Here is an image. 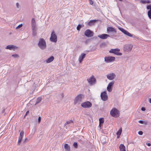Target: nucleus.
Returning <instances> with one entry per match:
<instances>
[{
    "label": "nucleus",
    "mask_w": 151,
    "mask_h": 151,
    "mask_svg": "<svg viewBox=\"0 0 151 151\" xmlns=\"http://www.w3.org/2000/svg\"><path fill=\"white\" fill-rule=\"evenodd\" d=\"M141 2L143 4H146V0H142L141 1Z\"/></svg>",
    "instance_id": "obj_36"
},
{
    "label": "nucleus",
    "mask_w": 151,
    "mask_h": 151,
    "mask_svg": "<svg viewBox=\"0 0 151 151\" xmlns=\"http://www.w3.org/2000/svg\"><path fill=\"white\" fill-rule=\"evenodd\" d=\"M24 134V132L23 131H22L20 134V136L19 137L18 141V144H19L22 141V139Z\"/></svg>",
    "instance_id": "obj_18"
},
{
    "label": "nucleus",
    "mask_w": 151,
    "mask_h": 151,
    "mask_svg": "<svg viewBox=\"0 0 151 151\" xmlns=\"http://www.w3.org/2000/svg\"><path fill=\"white\" fill-rule=\"evenodd\" d=\"M50 40L51 42H56L57 41V36L56 35L54 31H52L51 34Z\"/></svg>",
    "instance_id": "obj_6"
},
{
    "label": "nucleus",
    "mask_w": 151,
    "mask_h": 151,
    "mask_svg": "<svg viewBox=\"0 0 151 151\" xmlns=\"http://www.w3.org/2000/svg\"><path fill=\"white\" fill-rule=\"evenodd\" d=\"M83 95L82 94H79L75 98L74 101V104H76L78 103H79L82 101V97Z\"/></svg>",
    "instance_id": "obj_5"
},
{
    "label": "nucleus",
    "mask_w": 151,
    "mask_h": 151,
    "mask_svg": "<svg viewBox=\"0 0 151 151\" xmlns=\"http://www.w3.org/2000/svg\"><path fill=\"white\" fill-rule=\"evenodd\" d=\"M54 60V57L53 56H51L46 60V62L47 63H49L53 61Z\"/></svg>",
    "instance_id": "obj_24"
},
{
    "label": "nucleus",
    "mask_w": 151,
    "mask_h": 151,
    "mask_svg": "<svg viewBox=\"0 0 151 151\" xmlns=\"http://www.w3.org/2000/svg\"><path fill=\"white\" fill-rule=\"evenodd\" d=\"M141 110L142 111H145V107H142L141 109Z\"/></svg>",
    "instance_id": "obj_42"
},
{
    "label": "nucleus",
    "mask_w": 151,
    "mask_h": 151,
    "mask_svg": "<svg viewBox=\"0 0 151 151\" xmlns=\"http://www.w3.org/2000/svg\"><path fill=\"white\" fill-rule=\"evenodd\" d=\"M147 10L150 9L149 11H150L151 12V4L147 5Z\"/></svg>",
    "instance_id": "obj_32"
},
{
    "label": "nucleus",
    "mask_w": 151,
    "mask_h": 151,
    "mask_svg": "<svg viewBox=\"0 0 151 151\" xmlns=\"http://www.w3.org/2000/svg\"><path fill=\"white\" fill-rule=\"evenodd\" d=\"M107 30L108 33L109 32H113L115 33H116L117 32L115 29L112 27H108L107 28Z\"/></svg>",
    "instance_id": "obj_19"
},
{
    "label": "nucleus",
    "mask_w": 151,
    "mask_h": 151,
    "mask_svg": "<svg viewBox=\"0 0 151 151\" xmlns=\"http://www.w3.org/2000/svg\"><path fill=\"white\" fill-rule=\"evenodd\" d=\"M12 56L14 58H16L19 57L18 55L17 54H14L12 55Z\"/></svg>",
    "instance_id": "obj_33"
},
{
    "label": "nucleus",
    "mask_w": 151,
    "mask_h": 151,
    "mask_svg": "<svg viewBox=\"0 0 151 151\" xmlns=\"http://www.w3.org/2000/svg\"><path fill=\"white\" fill-rule=\"evenodd\" d=\"M120 51L119 49L116 48L114 49H111L109 51L110 53H113L117 55H122V53L121 52H118Z\"/></svg>",
    "instance_id": "obj_8"
},
{
    "label": "nucleus",
    "mask_w": 151,
    "mask_h": 151,
    "mask_svg": "<svg viewBox=\"0 0 151 151\" xmlns=\"http://www.w3.org/2000/svg\"><path fill=\"white\" fill-rule=\"evenodd\" d=\"M23 26L22 24H20L17 27H16V29H18L20 28H21Z\"/></svg>",
    "instance_id": "obj_34"
},
{
    "label": "nucleus",
    "mask_w": 151,
    "mask_h": 151,
    "mask_svg": "<svg viewBox=\"0 0 151 151\" xmlns=\"http://www.w3.org/2000/svg\"><path fill=\"white\" fill-rule=\"evenodd\" d=\"M101 99L104 101H106L108 99V96L106 91L102 92L101 94Z\"/></svg>",
    "instance_id": "obj_12"
},
{
    "label": "nucleus",
    "mask_w": 151,
    "mask_h": 151,
    "mask_svg": "<svg viewBox=\"0 0 151 151\" xmlns=\"http://www.w3.org/2000/svg\"><path fill=\"white\" fill-rule=\"evenodd\" d=\"M73 122V121L71 120H70L69 121H68L66 122V123L65 124V126H67L68 124H72Z\"/></svg>",
    "instance_id": "obj_27"
},
{
    "label": "nucleus",
    "mask_w": 151,
    "mask_h": 151,
    "mask_svg": "<svg viewBox=\"0 0 151 151\" xmlns=\"http://www.w3.org/2000/svg\"><path fill=\"white\" fill-rule=\"evenodd\" d=\"M27 140H28L27 139V138H26L25 139H24V143H25V142H26L27 141Z\"/></svg>",
    "instance_id": "obj_45"
},
{
    "label": "nucleus",
    "mask_w": 151,
    "mask_h": 151,
    "mask_svg": "<svg viewBox=\"0 0 151 151\" xmlns=\"http://www.w3.org/2000/svg\"><path fill=\"white\" fill-rule=\"evenodd\" d=\"M121 135H117V138H119L120 137V136Z\"/></svg>",
    "instance_id": "obj_48"
},
{
    "label": "nucleus",
    "mask_w": 151,
    "mask_h": 151,
    "mask_svg": "<svg viewBox=\"0 0 151 151\" xmlns=\"http://www.w3.org/2000/svg\"><path fill=\"white\" fill-rule=\"evenodd\" d=\"M148 15L149 17L151 19V12L150 11H148Z\"/></svg>",
    "instance_id": "obj_31"
},
{
    "label": "nucleus",
    "mask_w": 151,
    "mask_h": 151,
    "mask_svg": "<svg viewBox=\"0 0 151 151\" xmlns=\"http://www.w3.org/2000/svg\"><path fill=\"white\" fill-rule=\"evenodd\" d=\"M73 146L75 148H77L78 147V144L77 142H75L73 144Z\"/></svg>",
    "instance_id": "obj_35"
},
{
    "label": "nucleus",
    "mask_w": 151,
    "mask_h": 151,
    "mask_svg": "<svg viewBox=\"0 0 151 151\" xmlns=\"http://www.w3.org/2000/svg\"><path fill=\"white\" fill-rule=\"evenodd\" d=\"M1 52V50H0V52Z\"/></svg>",
    "instance_id": "obj_52"
},
{
    "label": "nucleus",
    "mask_w": 151,
    "mask_h": 151,
    "mask_svg": "<svg viewBox=\"0 0 151 151\" xmlns=\"http://www.w3.org/2000/svg\"><path fill=\"white\" fill-rule=\"evenodd\" d=\"M29 111H27L26 114L24 115V117H25L28 114H29Z\"/></svg>",
    "instance_id": "obj_40"
},
{
    "label": "nucleus",
    "mask_w": 151,
    "mask_h": 151,
    "mask_svg": "<svg viewBox=\"0 0 151 151\" xmlns=\"http://www.w3.org/2000/svg\"><path fill=\"white\" fill-rule=\"evenodd\" d=\"M89 85L90 86L93 85L95 84L96 82V79L92 75L91 77L87 79Z\"/></svg>",
    "instance_id": "obj_4"
},
{
    "label": "nucleus",
    "mask_w": 151,
    "mask_h": 151,
    "mask_svg": "<svg viewBox=\"0 0 151 151\" xmlns=\"http://www.w3.org/2000/svg\"><path fill=\"white\" fill-rule=\"evenodd\" d=\"M146 144L148 146H150L151 145L150 143H146Z\"/></svg>",
    "instance_id": "obj_44"
},
{
    "label": "nucleus",
    "mask_w": 151,
    "mask_h": 151,
    "mask_svg": "<svg viewBox=\"0 0 151 151\" xmlns=\"http://www.w3.org/2000/svg\"><path fill=\"white\" fill-rule=\"evenodd\" d=\"M38 46L39 48L42 50H44L46 48L47 46L46 42L43 39L40 38L39 39Z\"/></svg>",
    "instance_id": "obj_2"
},
{
    "label": "nucleus",
    "mask_w": 151,
    "mask_h": 151,
    "mask_svg": "<svg viewBox=\"0 0 151 151\" xmlns=\"http://www.w3.org/2000/svg\"><path fill=\"white\" fill-rule=\"evenodd\" d=\"M149 102L151 104V98H150L149 99Z\"/></svg>",
    "instance_id": "obj_47"
},
{
    "label": "nucleus",
    "mask_w": 151,
    "mask_h": 151,
    "mask_svg": "<svg viewBox=\"0 0 151 151\" xmlns=\"http://www.w3.org/2000/svg\"><path fill=\"white\" fill-rule=\"evenodd\" d=\"M98 20H91L88 22V25L90 26L94 25L95 23Z\"/></svg>",
    "instance_id": "obj_21"
},
{
    "label": "nucleus",
    "mask_w": 151,
    "mask_h": 151,
    "mask_svg": "<svg viewBox=\"0 0 151 151\" xmlns=\"http://www.w3.org/2000/svg\"><path fill=\"white\" fill-rule=\"evenodd\" d=\"M86 54L84 53H82L79 56L78 58V60L80 63H81L82 62L83 59L85 58Z\"/></svg>",
    "instance_id": "obj_17"
},
{
    "label": "nucleus",
    "mask_w": 151,
    "mask_h": 151,
    "mask_svg": "<svg viewBox=\"0 0 151 151\" xmlns=\"http://www.w3.org/2000/svg\"><path fill=\"white\" fill-rule=\"evenodd\" d=\"M42 97H39L37 98V100L36 101V103L35 104V105H36L38 103H39L42 100Z\"/></svg>",
    "instance_id": "obj_25"
},
{
    "label": "nucleus",
    "mask_w": 151,
    "mask_h": 151,
    "mask_svg": "<svg viewBox=\"0 0 151 151\" xmlns=\"http://www.w3.org/2000/svg\"><path fill=\"white\" fill-rule=\"evenodd\" d=\"M89 3L91 5H92L93 4V2L91 0H89Z\"/></svg>",
    "instance_id": "obj_39"
},
{
    "label": "nucleus",
    "mask_w": 151,
    "mask_h": 151,
    "mask_svg": "<svg viewBox=\"0 0 151 151\" xmlns=\"http://www.w3.org/2000/svg\"><path fill=\"white\" fill-rule=\"evenodd\" d=\"M146 3H151V2L149 0H146Z\"/></svg>",
    "instance_id": "obj_43"
},
{
    "label": "nucleus",
    "mask_w": 151,
    "mask_h": 151,
    "mask_svg": "<svg viewBox=\"0 0 151 151\" xmlns=\"http://www.w3.org/2000/svg\"><path fill=\"white\" fill-rule=\"evenodd\" d=\"M139 123L142 124H143L144 123L143 121H142V120H139Z\"/></svg>",
    "instance_id": "obj_41"
},
{
    "label": "nucleus",
    "mask_w": 151,
    "mask_h": 151,
    "mask_svg": "<svg viewBox=\"0 0 151 151\" xmlns=\"http://www.w3.org/2000/svg\"><path fill=\"white\" fill-rule=\"evenodd\" d=\"M111 115L115 118L119 116L118 111L115 108H113L110 111Z\"/></svg>",
    "instance_id": "obj_3"
},
{
    "label": "nucleus",
    "mask_w": 151,
    "mask_h": 151,
    "mask_svg": "<svg viewBox=\"0 0 151 151\" xmlns=\"http://www.w3.org/2000/svg\"><path fill=\"white\" fill-rule=\"evenodd\" d=\"M99 126H100L101 124H103L104 123V120L103 118H101L99 119Z\"/></svg>",
    "instance_id": "obj_26"
},
{
    "label": "nucleus",
    "mask_w": 151,
    "mask_h": 151,
    "mask_svg": "<svg viewBox=\"0 0 151 151\" xmlns=\"http://www.w3.org/2000/svg\"><path fill=\"white\" fill-rule=\"evenodd\" d=\"M41 117H40V116H39V117L38 119V122L39 123H40L41 121Z\"/></svg>",
    "instance_id": "obj_38"
},
{
    "label": "nucleus",
    "mask_w": 151,
    "mask_h": 151,
    "mask_svg": "<svg viewBox=\"0 0 151 151\" xmlns=\"http://www.w3.org/2000/svg\"><path fill=\"white\" fill-rule=\"evenodd\" d=\"M114 83V81H112L109 83L107 87V90L109 92H111L112 90V87Z\"/></svg>",
    "instance_id": "obj_14"
},
{
    "label": "nucleus",
    "mask_w": 151,
    "mask_h": 151,
    "mask_svg": "<svg viewBox=\"0 0 151 151\" xmlns=\"http://www.w3.org/2000/svg\"><path fill=\"white\" fill-rule=\"evenodd\" d=\"M82 25L81 24H78L77 27V29L78 30H80L81 27Z\"/></svg>",
    "instance_id": "obj_30"
},
{
    "label": "nucleus",
    "mask_w": 151,
    "mask_h": 151,
    "mask_svg": "<svg viewBox=\"0 0 151 151\" xmlns=\"http://www.w3.org/2000/svg\"><path fill=\"white\" fill-rule=\"evenodd\" d=\"M120 151H126L125 147L123 144H121L119 147Z\"/></svg>",
    "instance_id": "obj_22"
},
{
    "label": "nucleus",
    "mask_w": 151,
    "mask_h": 151,
    "mask_svg": "<svg viewBox=\"0 0 151 151\" xmlns=\"http://www.w3.org/2000/svg\"><path fill=\"white\" fill-rule=\"evenodd\" d=\"M99 127H101V125L100 126L99 125Z\"/></svg>",
    "instance_id": "obj_51"
},
{
    "label": "nucleus",
    "mask_w": 151,
    "mask_h": 151,
    "mask_svg": "<svg viewBox=\"0 0 151 151\" xmlns=\"http://www.w3.org/2000/svg\"><path fill=\"white\" fill-rule=\"evenodd\" d=\"M91 103L88 101H87L82 103L81 104V106L85 108H89L92 106Z\"/></svg>",
    "instance_id": "obj_10"
},
{
    "label": "nucleus",
    "mask_w": 151,
    "mask_h": 151,
    "mask_svg": "<svg viewBox=\"0 0 151 151\" xmlns=\"http://www.w3.org/2000/svg\"><path fill=\"white\" fill-rule=\"evenodd\" d=\"M84 35L88 37H91L93 36L94 33L92 31L89 29H88L85 31Z\"/></svg>",
    "instance_id": "obj_9"
},
{
    "label": "nucleus",
    "mask_w": 151,
    "mask_h": 151,
    "mask_svg": "<svg viewBox=\"0 0 151 151\" xmlns=\"http://www.w3.org/2000/svg\"><path fill=\"white\" fill-rule=\"evenodd\" d=\"M16 7L18 9H20L21 7L20 5L19 4L18 2H17L16 3Z\"/></svg>",
    "instance_id": "obj_29"
},
{
    "label": "nucleus",
    "mask_w": 151,
    "mask_h": 151,
    "mask_svg": "<svg viewBox=\"0 0 151 151\" xmlns=\"http://www.w3.org/2000/svg\"><path fill=\"white\" fill-rule=\"evenodd\" d=\"M5 111V109H4L2 111V112H2V113H4Z\"/></svg>",
    "instance_id": "obj_46"
},
{
    "label": "nucleus",
    "mask_w": 151,
    "mask_h": 151,
    "mask_svg": "<svg viewBox=\"0 0 151 151\" xmlns=\"http://www.w3.org/2000/svg\"><path fill=\"white\" fill-rule=\"evenodd\" d=\"M105 61L107 63H110L115 60V58L114 57H105L104 58Z\"/></svg>",
    "instance_id": "obj_11"
},
{
    "label": "nucleus",
    "mask_w": 151,
    "mask_h": 151,
    "mask_svg": "<svg viewBox=\"0 0 151 151\" xmlns=\"http://www.w3.org/2000/svg\"><path fill=\"white\" fill-rule=\"evenodd\" d=\"M64 147L65 151H70V147L67 144H65L64 145Z\"/></svg>",
    "instance_id": "obj_23"
},
{
    "label": "nucleus",
    "mask_w": 151,
    "mask_h": 151,
    "mask_svg": "<svg viewBox=\"0 0 151 151\" xmlns=\"http://www.w3.org/2000/svg\"><path fill=\"white\" fill-rule=\"evenodd\" d=\"M119 30L121 31L122 32H123L124 34H125L126 35H128L129 36L132 37V35L127 32L126 30H125L123 28H119Z\"/></svg>",
    "instance_id": "obj_15"
},
{
    "label": "nucleus",
    "mask_w": 151,
    "mask_h": 151,
    "mask_svg": "<svg viewBox=\"0 0 151 151\" xmlns=\"http://www.w3.org/2000/svg\"><path fill=\"white\" fill-rule=\"evenodd\" d=\"M98 36L99 37L102 39H107L108 37H110V36L109 35L106 34L99 35Z\"/></svg>",
    "instance_id": "obj_16"
},
{
    "label": "nucleus",
    "mask_w": 151,
    "mask_h": 151,
    "mask_svg": "<svg viewBox=\"0 0 151 151\" xmlns=\"http://www.w3.org/2000/svg\"><path fill=\"white\" fill-rule=\"evenodd\" d=\"M138 134L140 135H142L143 134V132L142 131H140L138 132Z\"/></svg>",
    "instance_id": "obj_37"
},
{
    "label": "nucleus",
    "mask_w": 151,
    "mask_h": 151,
    "mask_svg": "<svg viewBox=\"0 0 151 151\" xmlns=\"http://www.w3.org/2000/svg\"><path fill=\"white\" fill-rule=\"evenodd\" d=\"M31 25L32 27V35L33 36H35L37 34V25L34 18H32L31 22Z\"/></svg>",
    "instance_id": "obj_1"
},
{
    "label": "nucleus",
    "mask_w": 151,
    "mask_h": 151,
    "mask_svg": "<svg viewBox=\"0 0 151 151\" xmlns=\"http://www.w3.org/2000/svg\"><path fill=\"white\" fill-rule=\"evenodd\" d=\"M17 48L18 47H17L13 45H8L6 47V49H9V50H14L15 49Z\"/></svg>",
    "instance_id": "obj_20"
},
{
    "label": "nucleus",
    "mask_w": 151,
    "mask_h": 151,
    "mask_svg": "<svg viewBox=\"0 0 151 151\" xmlns=\"http://www.w3.org/2000/svg\"><path fill=\"white\" fill-rule=\"evenodd\" d=\"M62 97H63L64 96V94L63 93H62Z\"/></svg>",
    "instance_id": "obj_49"
},
{
    "label": "nucleus",
    "mask_w": 151,
    "mask_h": 151,
    "mask_svg": "<svg viewBox=\"0 0 151 151\" xmlns=\"http://www.w3.org/2000/svg\"><path fill=\"white\" fill-rule=\"evenodd\" d=\"M106 76L108 79L112 80L116 77V75L114 73H111L108 74Z\"/></svg>",
    "instance_id": "obj_13"
},
{
    "label": "nucleus",
    "mask_w": 151,
    "mask_h": 151,
    "mask_svg": "<svg viewBox=\"0 0 151 151\" xmlns=\"http://www.w3.org/2000/svg\"><path fill=\"white\" fill-rule=\"evenodd\" d=\"M5 113H4V115H5Z\"/></svg>",
    "instance_id": "obj_50"
},
{
    "label": "nucleus",
    "mask_w": 151,
    "mask_h": 151,
    "mask_svg": "<svg viewBox=\"0 0 151 151\" xmlns=\"http://www.w3.org/2000/svg\"><path fill=\"white\" fill-rule=\"evenodd\" d=\"M122 131V128H120L119 131L117 132L116 134L117 135H121Z\"/></svg>",
    "instance_id": "obj_28"
},
{
    "label": "nucleus",
    "mask_w": 151,
    "mask_h": 151,
    "mask_svg": "<svg viewBox=\"0 0 151 151\" xmlns=\"http://www.w3.org/2000/svg\"><path fill=\"white\" fill-rule=\"evenodd\" d=\"M133 47V45L131 44L126 45L123 47V50L124 52L130 51Z\"/></svg>",
    "instance_id": "obj_7"
}]
</instances>
